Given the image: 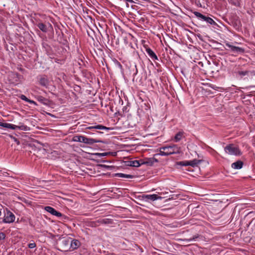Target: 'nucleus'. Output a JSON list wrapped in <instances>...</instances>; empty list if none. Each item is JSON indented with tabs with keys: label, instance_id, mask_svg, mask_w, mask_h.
<instances>
[{
	"label": "nucleus",
	"instance_id": "11",
	"mask_svg": "<svg viewBox=\"0 0 255 255\" xmlns=\"http://www.w3.org/2000/svg\"><path fill=\"white\" fill-rule=\"evenodd\" d=\"M35 98L39 102L45 106H49L50 105L51 101L42 96L36 95L35 96Z\"/></svg>",
	"mask_w": 255,
	"mask_h": 255
},
{
	"label": "nucleus",
	"instance_id": "25",
	"mask_svg": "<svg viewBox=\"0 0 255 255\" xmlns=\"http://www.w3.org/2000/svg\"><path fill=\"white\" fill-rule=\"evenodd\" d=\"M231 3L236 6H239L241 4V0H230Z\"/></svg>",
	"mask_w": 255,
	"mask_h": 255
},
{
	"label": "nucleus",
	"instance_id": "38",
	"mask_svg": "<svg viewBox=\"0 0 255 255\" xmlns=\"http://www.w3.org/2000/svg\"><path fill=\"white\" fill-rule=\"evenodd\" d=\"M6 124V123H1L0 122V126L1 127H2L3 128H5V126H4V125Z\"/></svg>",
	"mask_w": 255,
	"mask_h": 255
},
{
	"label": "nucleus",
	"instance_id": "4",
	"mask_svg": "<svg viewBox=\"0 0 255 255\" xmlns=\"http://www.w3.org/2000/svg\"><path fill=\"white\" fill-rule=\"evenodd\" d=\"M44 209L52 215L56 216L57 217H61L62 220L67 219L68 218L66 216L63 215L62 213L56 211L54 208L50 206H46L45 207Z\"/></svg>",
	"mask_w": 255,
	"mask_h": 255
},
{
	"label": "nucleus",
	"instance_id": "15",
	"mask_svg": "<svg viewBox=\"0 0 255 255\" xmlns=\"http://www.w3.org/2000/svg\"><path fill=\"white\" fill-rule=\"evenodd\" d=\"M87 129H105V130H106L107 131H109L110 130H112L113 129V128H108V127H106L105 126H104L103 125H96V126H91V127H87Z\"/></svg>",
	"mask_w": 255,
	"mask_h": 255
},
{
	"label": "nucleus",
	"instance_id": "24",
	"mask_svg": "<svg viewBox=\"0 0 255 255\" xmlns=\"http://www.w3.org/2000/svg\"><path fill=\"white\" fill-rule=\"evenodd\" d=\"M110 154V152H103V153H94L92 155L97 156L98 157L105 156Z\"/></svg>",
	"mask_w": 255,
	"mask_h": 255
},
{
	"label": "nucleus",
	"instance_id": "34",
	"mask_svg": "<svg viewBox=\"0 0 255 255\" xmlns=\"http://www.w3.org/2000/svg\"><path fill=\"white\" fill-rule=\"evenodd\" d=\"M10 137L14 140V141L17 143V144H19V141L15 137L13 136H10Z\"/></svg>",
	"mask_w": 255,
	"mask_h": 255
},
{
	"label": "nucleus",
	"instance_id": "19",
	"mask_svg": "<svg viewBox=\"0 0 255 255\" xmlns=\"http://www.w3.org/2000/svg\"><path fill=\"white\" fill-rule=\"evenodd\" d=\"M243 162L241 160H238L237 161L234 162L232 164L231 167L236 169H240L243 167Z\"/></svg>",
	"mask_w": 255,
	"mask_h": 255
},
{
	"label": "nucleus",
	"instance_id": "26",
	"mask_svg": "<svg viewBox=\"0 0 255 255\" xmlns=\"http://www.w3.org/2000/svg\"><path fill=\"white\" fill-rule=\"evenodd\" d=\"M177 164L181 165V166H189L190 164L189 163V161L185 160V161H179V162H177Z\"/></svg>",
	"mask_w": 255,
	"mask_h": 255
},
{
	"label": "nucleus",
	"instance_id": "16",
	"mask_svg": "<svg viewBox=\"0 0 255 255\" xmlns=\"http://www.w3.org/2000/svg\"><path fill=\"white\" fill-rule=\"evenodd\" d=\"M39 83L41 86L45 88H47L49 85V80L45 76L40 77L39 80Z\"/></svg>",
	"mask_w": 255,
	"mask_h": 255
},
{
	"label": "nucleus",
	"instance_id": "23",
	"mask_svg": "<svg viewBox=\"0 0 255 255\" xmlns=\"http://www.w3.org/2000/svg\"><path fill=\"white\" fill-rule=\"evenodd\" d=\"M182 136H183L182 132L179 131L178 133H177L174 136L175 141L178 142L179 141H180L182 139Z\"/></svg>",
	"mask_w": 255,
	"mask_h": 255
},
{
	"label": "nucleus",
	"instance_id": "10",
	"mask_svg": "<svg viewBox=\"0 0 255 255\" xmlns=\"http://www.w3.org/2000/svg\"><path fill=\"white\" fill-rule=\"evenodd\" d=\"M36 25L40 30L45 33L48 31L49 28L52 29V25L48 22L47 24H45L42 22H39Z\"/></svg>",
	"mask_w": 255,
	"mask_h": 255
},
{
	"label": "nucleus",
	"instance_id": "18",
	"mask_svg": "<svg viewBox=\"0 0 255 255\" xmlns=\"http://www.w3.org/2000/svg\"><path fill=\"white\" fill-rule=\"evenodd\" d=\"M174 151L171 152V151H165L163 149H161V147L159 149V153H156L154 155V156H157L159 155L161 156H168L171 154H173Z\"/></svg>",
	"mask_w": 255,
	"mask_h": 255
},
{
	"label": "nucleus",
	"instance_id": "5",
	"mask_svg": "<svg viewBox=\"0 0 255 255\" xmlns=\"http://www.w3.org/2000/svg\"><path fill=\"white\" fill-rule=\"evenodd\" d=\"M19 125H20L19 126H16L13 124L6 123V124L4 125V126L6 128H10L12 129H20L24 131H26L29 129L28 127L23 125V124L20 123Z\"/></svg>",
	"mask_w": 255,
	"mask_h": 255
},
{
	"label": "nucleus",
	"instance_id": "39",
	"mask_svg": "<svg viewBox=\"0 0 255 255\" xmlns=\"http://www.w3.org/2000/svg\"><path fill=\"white\" fill-rule=\"evenodd\" d=\"M135 72L133 74L134 75H136L137 73V69L136 68V66H135Z\"/></svg>",
	"mask_w": 255,
	"mask_h": 255
},
{
	"label": "nucleus",
	"instance_id": "40",
	"mask_svg": "<svg viewBox=\"0 0 255 255\" xmlns=\"http://www.w3.org/2000/svg\"><path fill=\"white\" fill-rule=\"evenodd\" d=\"M119 66H120V67H122V65H121L120 63H119Z\"/></svg>",
	"mask_w": 255,
	"mask_h": 255
},
{
	"label": "nucleus",
	"instance_id": "28",
	"mask_svg": "<svg viewBox=\"0 0 255 255\" xmlns=\"http://www.w3.org/2000/svg\"><path fill=\"white\" fill-rule=\"evenodd\" d=\"M248 73H249V71H241L238 72V74L240 75L243 76L248 75Z\"/></svg>",
	"mask_w": 255,
	"mask_h": 255
},
{
	"label": "nucleus",
	"instance_id": "8",
	"mask_svg": "<svg viewBox=\"0 0 255 255\" xmlns=\"http://www.w3.org/2000/svg\"><path fill=\"white\" fill-rule=\"evenodd\" d=\"M225 45L227 47L230 48L232 52L235 53H243L245 52V49L244 48L232 45L229 42L225 43Z\"/></svg>",
	"mask_w": 255,
	"mask_h": 255
},
{
	"label": "nucleus",
	"instance_id": "35",
	"mask_svg": "<svg viewBox=\"0 0 255 255\" xmlns=\"http://www.w3.org/2000/svg\"><path fill=\"white\" fill-rule=\"evenodd\" d=\"M28 103H29L30 104H33L35 106H37V104L36 103V102H35V101H34L33 100H30V99H29Z\"/></svg>",
	"mask_w": 255,
	"mask_h": 255
},
{
	"label": "nucleus",
	"instance_id": "22",
	"mask_svg": "<svg viewBox=\"0 0 255 255\" xmlns=\"http://www.w3.org/2000/svg\"><path fill=\"white\" fill-rule=\"evenodd\" d=\"M200 162L201 160L196 159L189 161V163L190 164L189 166H191L193 167L196 166Z\"/></svg>",
	"mask_w": 255,
	"mask_h": 255
},
{
	"label": "nucleus",
	"instance_id": "43",
	"mask_svg": "<svg viewBox=\"0 0 255 255\" xmlns=\"http://www.w3.org/2000/svg\"><path fill=\"white\" fill-rule=\"evenodd\" d=\"M1 91V89L0 88V91Z\"/></svg>",
	"mask_w": 255,
	"mask_h": 255
},
{
	"label": "nucleus",
	"instance_id": "7",
	"mask_svg": "<svg viewBox=\"0 0 255 255\" xmlns=\"http://www.w3.org/2000/svg\"><path fill=\"white\" fill-rule=\"evenodd\" d=\"M161 149H163L165 151H171V152L174 151L173 154L180 153V148L176 144H172L169 146H162L161 147Z\"/></svg>",
	"mask_w": 255,
	"mask_h": 255
},
{
	"label": "nucleus",
	"instance_id": "27",
	"mask_svg": "<svg viewBox=\"0 0 255 255\" xmlns=\"http://www.w3.org/2000/svg\"><path fill=\"white\" fill-rule=\"evenodd\" d=\"M131 166H133V167H138L139 166H140V164H139V162L138 161V160H133V161H131Z\"/></svg>",
	"mask_w": 255,
	"mask_h": 255
},
{
	"label": "nucleus",
	"instance_id": "31",
	"mask_svg": "<svg viewBox=\"0 0 255 255\" xmlns=\"http://www.w3.org/2000/svg\"><path fill=\"white\" fill-rule=\"evenodd\" d=\"M5 238V234L3 232L0 233V240H4Z\"/></svg>",
	"mask_w": 255,
	"mask_h": 255
},
{
	"label": "nucleus",
	"instance_id": "32",
	"mask_svg": "<svg viewBox=\"0 0 255 255\" xmlns=\"http://www.w3.org/2000/svg\"><path fill=\"white\" fill-rule=\"evenodd\" d=\"M138 161L139 162L140 166L141 165H145V158L143 159H140L138 160Z\"/></svg>",
	"mask_w": 255,
	"mask_h": 255
},
{
	"label": "nucleus",
	"instance_id": "20",
	"mask_svg": "<svg viewBox=\"0 0 255 255\" xmlns=\"http://www.w3.org/2000/svg\"><path fill=\"white\" fill-rule=\"evenodd\" d=\"M154 156L151 158H145V165L147 166H152L155 162H158V160Z\"/></svg>",
	"mask_w": 255,
	"mask_h": 255
},
{
	"label": "nucleus",
	"instance_id": "2",
	"mask_svg": "<svg viewBox=\"0 0 255 255\" xmlns=\"http://www.w3.org/2000/svg\"><path fill=\"white\" fill-rule=\"evenodd\" d=\"M74 141L83 142L88 144H93L94 143L103 142V141L91 138H88L82 135H77L74 137Z\"/></svg>",
	"mask_w": 255,
	"mask_h": 255
},
{
	"label": "nucleus",
	"instance_id": "1",
	"mask_svg": "<svg viewBox=\"0 0 255 255\" xmlns=\"http://www.w3.org/2000/svg\"><path fill=\"white\" fill-rule=\"evenodd\" d=\"M224 150L226 153L230 155L240 156L242 154L239 148L234 144H228L224 147Z\"/></svg>",
	"mask_w": 255,
	"mask_h": 255
},
{
	"label": "nucleus",
	"instance_id": "3",
	"mask_svg": "<svg viewBox=\"0 0 255 255\" xmlns=\"http://www.w3.org/2000/svg\"><path fill=\"white\" fill-rule=\"evenodd\" d=\"M194 15L197 17L198 18L206 21L208 23L213 25H217L216 22L211 17L206 16L202 13L198 12V11H194L193 12Z\"/></svg>",
	"mask_w": 255,
	"mask_h": 255
},
{
	"label": "nucleus",
	"instance_id": "14",
	"mask_svg": "<svg viewBox=\"0 0 255 255\" xmlns=\"http://www.w3.org/2000/svg\"><path fill=\"white\" fill-rule=\"evenodd\" d=\"M81 246V243L76 239H72L71 238V241L70 244V249L75 250L77 249Z\"/></svg>",
	"mask_w": 255,
	"mask_h": 255
},
{
	"label": "nucleus",
	"instance_id": "36",
	"mask_svg": "<svg viewBox=\"0 0 255 255\" xmlns=\"http://www.w3.org/2000/svg\"><path fill=\"white\" fill-rule=\"evenodd\" d=\"M130 162H131V161H125L126 165L131 166V163H130Z\"/></svg>",
	"mask_w": 255,
	"mask_h": 255
},
{
	"label": "nucleus",
	"instance_id": "37",
	"mask_svg": "<svg viewBox=\"0 0 255 255\" xmlns=\"http://www.w3.org/2000/svg\"><path fill=\"white\" fill-rule=\"evenodd\" d=\"M121 1H123L124 2L127 3L128 4V2H132V0H121Z\"/></svg>",
	"mask_w": 255,
	"mask_h": 255
},
{
	"label": "nucleus",
	"instance_id": "33",
	"mask_svg": "<svg viewBox=\"0 0 255 255\" xmlns=\"http://www.w3.org/2000/svg\"><path fill=\"white\" fill-rule=\"evenodd\" d=\"M198 238V236H194L193 237V238H190L189 239H185V240L187 241H188V242H190V241H192L193 240H195L196 239H197Z\"/></svg>",
	"mask_w": 255,
	"mask_h": 255
},
{
	"label": "nucleus",
	"instance_id": "6",
	"mask_svg": "<svg viewBox=\"0 0 255 255\" xmlns=\"http://www.w3.org/2000/svg\"><path fill=\"white\" fill-rule=\"evenodd\" d=\"M15 218L14 215L10 211L7 210L2 221L5 223H10L14 221Z\"/></svg>",
	"mask_w": 255,
	"mask_h": 255
},
{
	"label": "nucleus",
	"instance_id": "12",
	"mask_svg": "<svg viewBox=\"0 0 255 255\" xmlns=\"http://www.w3.org/2000/svg\"><path fill=\"white\" fill-rule=\"evenodd\" d=\"M144 47L145 48V51L148 55V56L153 60H158V57L156 54L152 51L150 48L144 45Z\"/></svg>",
	"mask_w": 255,
	"mask_h": 255
},
{
	"label": "nucleus",
	"instance_id": "13",
	"mask_svg": "<svg viewBox=\"0 0 255 255\" xmlns=\"http://www.w3.org/2000/svg\"><path fill=\"white\" fill-rule=\"evenodd\" d=\"M143 199H145L146 201L151 200V201H155L158 199H162V197L158 196L156 194H152V195H143L142 196Z\"/></svg>",
	"mask_w": 255,
	"mask_h": 255
},
{
	"label": "nucleus",
	"instance_id": "29",
	"mask_svg": "<svg viewBox=\"0 0 255 255\" xmlns=\"http://www.w3.org/2000/svg\"><path fill=\"white\" fill-rule=\"evenodd\" d=\"M20 98L26 102H28V100H29V99H28L25 95H21L20 96Z\"/></svg>",
	"mask_w": 255,
	"mask_h": 255
},
{
	"label": "nucleus",
	"instance_id": "17",
	"mask_svg": "<svg viewBox=\"0 0 255 255\" xmlns=\"http://www.w3.org/2000/svg\"><path fill=\"white\" fill-rule=\"evenodd\" d=\"M97 222L100 224L109 225L113 223V220L111 219H99L97 221Z\"/></svg>",
	"mask_w": 255,
	"mask_h": 255
},
{
	"label": "nucleus",
	"instance_id": "9",
	"mask_svg": "<svg viewBox=\"0 0 255 255\" xmlns=\"http://www.w3.org/2000/svg\"><path fill=\"white\" fill-rule=\"evenodd\" d=\"M71 241L70 238H64L61 242V247L63 251H68L70 249V244Z\"/></svg>",
	"mask_w": 255,
	"mask_h": 255
},
{
	"label": "nucleus",
	"instance_id": "41",
	"mask_svg": "<svg viewBox=\"0 0 255 255\" xmlns=\"http://www.w3.org/2000/svg\"><path fill=\"white\" fill-rule=\"evenodd\" d=\"M101 166H105V167H108L107 166L105 165H102Z\"/></svg>",
	"mask_w": 255,
	"mask_h": 255
},
{
	"label": "nucleus",
	"instance_id": "42",
	"mask_svg": "<svg viewBox=\"0 0 255 255\" xmlns=\"http://www.w3.org/2000/svg\"><path fill=\"white\" fill-rule=\"evenodd\" d=\"M106 35H107V36L108 38H109V35H108V34H106Z\"/></svg>",
	"mask_w": 255,
	"mask_h": 255
},
{
	"label": "nucleus",
	"instance_id": "21",
	"mask_svg": "<svg viewBox=\"0 0 255 255\" xmlns=\"http://www.w3.org/2000/svg\"><path fill=\"white\" fill-rule=\"evenodd\" d=\"M115 177H118L120 178H132L133 176L129 174H125L124 173H116L115 174Z\"/></svg>",
	"mask_w": 255,
	"mask_h": 255
},
{
	"label": "nucleus",
	"instance_id": "30",
	"mask_svg": "<svg viewBox=\"0 0 255 255\" xmlns=\"http://www.w3.org/2000/svg\"><path fill=\"white\" fill-rule=\"evenodd\" d=\"M28 246L30 249H33L36 247V244L34 243H30L28 245Z\"/></svg>",
	"mask_w": 255,
	"mask_h": 255
}]
</instances>
